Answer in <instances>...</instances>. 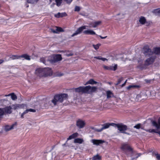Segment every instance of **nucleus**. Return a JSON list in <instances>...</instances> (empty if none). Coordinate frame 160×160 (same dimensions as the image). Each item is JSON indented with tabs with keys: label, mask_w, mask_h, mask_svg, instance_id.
Here are the masks:
<instances>
[{
	"label": "nucleus",
	"mask_w": 160,
	"mask_h": 160,
	"mask_svg": "<svg viewBox=\"0 0 160 160\" xmlns=\"http://www.w3.org/2000/svg\"><path fill=\"white\" fill-rule=\"evenodd\" d=\"M120 149L128 156L132 157L133 155L136 154V152L133 148L127 143H122Z\"/></svg>",
	"instance_id": "obj_1"
},
{
	"label": "nucleus",
	"mask_w": 160,
	"mask_h": 160,
	"mask_svg": "<svg viewBox=\"0 0 160 160\" xmlns=\"http://www.w3.org/2000/svg\"><path fill=\"white\" fill-rule=\"evenodd\" d=\"M68 98V95L67 94L63 93L57 95L55 96L52 102L54 105L62 102L63 101L67 100Z\"/></svg>",
	"instance_id": "obj_2"
},
{
	"label": "nucleus",
	"mask_w": 160,
	"mask_h": 160,
	"mask_svg": "<svg viewBox=\"0 0 160 160\" xmlns=\"http://www.w3.org/2000/svg\"><path fill=\"white\" fill-rule=\"evenodd\" d=\"M143 53L145 55H150L160 54V48H154V52H151L150 49L148 47H145L143 48Z\"/></svg>",
	"instance_id": "obj_3"
},
{
	"label": "nucleus",
	"mask_w": 160,
	"mask_h": 160,
	"mask_svg": "<svg viewBox=\"0 0 160 160\" xmlns=\"http://www.w3.org/2000/svg\"><path fill=\"white\" fill-rule=\"evenodd\" d=\"M49 61L51 63H54L61 61L62 59L61 55L60 54H53L51 56Z\"/></svg>",
	"instance_id": "obj_4"
},
{
	"label": "nucleus",
	"mask_w": 160,
	"mask_h": 160,
	"mask_svg": "<svg viewBox=\"0 0 160 160\" xmlns=\"http://www.w3.org/2000/svg\"><path fill=\"white\" fill-rule=\"evenodd\" d=\"M44 68H38L35 71V75L40 78L44 77Z\"/></svg>",
	"instance_id": "obj_5"
},
{
	"label": "nucleus",
	"mask_w": 160,
	"mask_h": 160,
	"mask_svg": "<svg viewBox=\"0 0 160 160\" xmlns=\"http://www.w3.org/2000/svg\"><path fill=\"white\" fill-rule=\"evenodd\" d=\"M85 124V121L80 119H78L76 122L77 126L80 129L83 128Z\"/></svg>",
	"instance_id": "obj_6"
},
{
	"label": "nucleus",
	"mask_w": 160,
	"mask_h": 160,
	"mask_svg": "<svg viewBox=\"0 0 160 160\" xmlns=\"http://www.w3.org/2000/svg\"><path fill=\"white\" fill-rule=\"evenodd\" d=\"M52 69L49 68H44V77L51 76L52 75Z\"/></svg>",
	"instance_id": "obj_7"
},
{
	"label": "nucleus",
	"mask_w": 160,
	"mask_h": 160,
	"mask_svg": "<svg viewBox=\"0 0 160 160\" xmlns=\"http://www.w3.org/2000/svg\"><path fill=\"white\" fill-rule=\"evenodd\" d=\"M86 93H90L95 92L97 88L95 87H91L89 85L85 87Z\"/></svg>",
	"instance_id": "obj_8"
},
{
	"label": "nucleus",
	"mask_w": 160,
	"mask_h": 160,
	"mask_svg": "<svg viewBox=\"0 0 160 160\" xmlns=\"http://www.w3.org/2000/svg\"><path fill=\"white\" fill-rule=\"evenodd\" d=\"M86 26H82L78 28L75 32L73 33L72 35V37H73L81 33L82 31L86 28Z\"/></svg>",
	"instance_id": "obj_9"
},
{
	"label": "nucleus",
	"mask_w": 160,
	"mask_h": 160,
	"mask_svg": "<svg viewBox=\"0 0 160 160\" xmlns=\"http://www.w3.org/2000/svg\"><path fill=\"white\" fill-rule=\"evenodd\" d=\"M118 129L122 133H124V132L127 129L126 126L122 124H116Z\"/></svg>",
	"instance_id": "obj_10"
},
{
	"label": "nucleus",
	"mask_w": 160,
	"mask_h": 160,
	"mask_svg": "<svg viewBox=\"0 0 160 160\" xmlns=\"http://www.w3.org/2000/svg\"><path fill=\"white\" fill-rule=\"evenodd\" d=\"M91 142L94 145L98 146L105 142V141L102 140L92 139L91 140Z\"/></svg>",
	"instance_id": "obj_11"
},
{
	"label": "nucleus",
	"mask_w": 160,
	"mask_h": 160,
	"mask_svg": "<svg viewBox=\"0 0 160 160\" xmlns=\"http://www.w3.org/2000/svg\"><path fill=\"white\" fill-rule=\"evenodd\" d=\"M155 59V57H154L147 59L145 61V65H148L152 64L154 62Z\"/></svg>",
	"instance_id": "obj_12"
},
{
	"label": "nucleus",
	"mask_w": 160,
	"mask_h": 160,
	"mask_svg": "<svg viewBox=\"0 0 160 160\" xmlns=\"http://www.w3.org/2000/svg\"><path fill=\"white\" fill-rule=\"evenodd\" d=\"M11 107L12 109L15 110L20 108H23L24 107H26V106L25 104H16L12 105Z\"/></svg>",
	"instance_id": "obj_13"
},
{
	"label": "nucleus",
	"mask_w": 160,
	"mask_h": 160,
	"mask_svg": "<svg viewBox=\"0 0 160 160\" xmlns=\"http://www.w3.org/2000/svg\"><path fill=\"white\" fill-rule=\"evenodd\" d=\"M17 125V123L15 122L11 125H6L5 127V130L6 131L12 129Z\"/></svg>",
	"instance_id": "obj_14"
},
{
	"label": "nucleus",
	"mask_w": 160,
	"mask_h": 160,
	"mask_svg": "<svg viewBox=\"0 0 160 160\" xmlns=\"http://www.w3.org/2000/svg\"><path fill=\"white\" fill-rule=\"evenodd\" d=\"M101 22L100 21L92 22L89 24V27L90 28H95L99 25L101 23Z\"/></svg>",
	"instance_id": "obj_15"
},
{
	"label": "nucleus",
	"mask_w": 160,
	"mask_h": 160,
	"mask_svg": "<svg viewBox=\"0 0 160 160\" xmlns=\"http://www.w3.org/2000/svg\"><path fill=\"white\" fill-rule=\"evenodd\" d=\"M76 92L86 93L85 87H80L75 89Z\"/></svg>",
	"instance_id": "obj_16"
},
{
	"label": "nucleus",
	"mask_w": 160,
	"mask_h": 160,
	"mask_svg": "<svg viewBox=\"0 0 160 160\" xmlns=\"http://www.w3.org/2000/svg\"><path fill=\"white\" fill-rule=\"evenodd\" d=\"M152 122L153 125L155 127L157 130L160 128V118L158 119V123L154 121H152Z\"/></svg>",
	"instance_id": "obj_17"
},
{
	"label": "nucleus",
	"mask_w": 160,
	"mask_h": 160,
	"mask_svg": "<svg viewBox=\"0 0 160 160\" xmlns=\"http://www.w3.org/2000/svg\"><path fill=\"white\" fill-rule=\"evenodd\" d=\"M83 32L84 34L86 35H95L96 34V32L92 29H88L85 30Z\"/></svg>",
	"instance_id": "obj_18"
},
{
	"label": "nucleus",
	"mask_w": 160,
	"mask_h": 160,
	"mask_svg": "<svg viewBox=\"0 0 160 160\" xmlns=\"http://www.w3.org/2000/svg\"><path fill=\"white\" fill-rule=\"evenodd\" d=\"M3 109L4 111V113H10L12 112V109L11 106L6 107Z\"/></svg>",
	"instance_id": "obj_19"
},
{
	"label": "nucleus",
	"mask_w": 160,
	"mask_h": 160,
	"mask_svg": "<svg viewBox=\"0 0 160 160\" xmlns=\"http://www.w3.org/2000/svg\"><path fill=\"white\" fill-rule=\"evenodd\" d=\"M67 16V14L66 12L60 13L58 12L57 14H55L54 16L57 18H59L60 17H63L66 16Z\"/></svg>",
	"instance_id": "obj_20"
},
{
	"label": "nucleus",
	"mask_w": 160,
	"mask_h": 160,
	"mask_svg": "<svg viewBox=\"0 0 160 160\" xmlns=\"http://www.w3.org/2000/svg\"><path fill=\"white\" fill-rule=\"evenodd\" d=\"M139 22L141 24L143 25L146 22V19L144 17L141 16L139 18Z\"/></svg>",
	"instance_id": "obj_21"
},
{
	"label": "nucleus",
	"mask_w": 160,
	"mask_h": 160,
	"mask_svg": "<svg viewBox=\"0 0 160 160\" xmlns=\"http://www.w3.org/2000/svg\"><path fill=\"white\" fill-rule=\"evenodd\" d=\"M107 98H109L114 96L112 92L111 91L108 90L106 92Z\"/></svg>",
	"instance_id": "obj_22"
},
{
	"label": "nucleus",
	"mask_w": 160,
	"mask_h": 160,
	"mask_svg": "<svg viewBox=\"0 0 160 160\" xmlns=\"http://www.w3.org/2000/svg\"><path fill=\"white\" fill-rule=\"evenodd\" d=\"M78 133H74L69 136V137L67 138V141L78 137Z\"/></svg>",
	"instance_id": "obj_23"
},
{
	"label": "nucleus",
	"mask_w": 160,
	"mask_h": 160,
	"mask_svg": "<svg viewBox=\"0 0 160 160\" xmlns=\"http://www.w3.org/2000/svg\"><path fill=\"white\" fill-rule=\"evenodd\" d=\"M98 83L97 82L95 81L93 79H90L87 82L85 85H87L88 84L93 85L94 84H96Z\"/></svg>",
	"instance_id": "obj_24"
},
{
	"label": "nucleus",
	"mask_w": 160,
	"mask_h": 160,
	"mask_svg": "<svg viewBox=\"0 0 160 160\" xmlns=\"http://www.w3.org/2000/svg\"><path fill=\"white\" fill-rule=\"evenodd\" d=\"M50 59H48V57L42 58L40 59V61L44 64H46L47 62L48 61H49V60Z\"/></svg>",
	"instance_id": "obj_25"
},
{
	"label": "nucleus",
	"mask_w": 160,
	"mask_h": 160,
	"mask_svg": "<svg viewBox=\"0 0 160 160\" xmlns=\"http://www.w3.org/2000/svg\"><path fill=\"white\" fill-rule=\"evenodd\" d=\"M110 125H111L109 123H106V124H104V125H103V127L101 129L98 130V132H101L103 129L108 128L109 127V126Z\"/></svg>",
	"instance_id": "obj_26"
},
{
	"label": "nucleus",
	"mask_w": 160,
	"mask_h": 160,
	"mask_svg": "<svg viewBox=\"0 0 160 160\" xmlns=\"http://www.w3.org/2000/svg\"><path fill=\"white\" fill-rule=\"evenodd\" d=\"M20 58H24L25 59L28 60H30L31 59L30 56L27 54L22 55L20 56Z\"/></svg>",
	"instance_id": "obj_27"
},
{
	"label": "nucleus",
	"mask_w": 160,
	"mask_h": 160,
	"mask_svg": "<svg viewBox=\"0 0 160 160\" xmlns=\"http://www.w3.org/2000/svg\"><path fill=\"white\" fill-rule=\"evenodd\" d=\"M83 140L82 138H76L74 140V142L75 143H78L81 144L83 142Z\"/></svg>",
	"instance_id": "obj_28"
},
{
	"label": "nucleus",
	"mask_w": 160,
	"mask_h": 160,
	"mask_svg": "<svg viewBox=\"0 0 160 160\" xmlns=\"http://www.w3.org/2000/svg\"><path fill=\"white\" fill-rule=\"evenodd\" d=\"M10 58L12 60L19 59L20 58V56L12 55L10 57Z\"/></svg>",
	"instance_id": "obj_29"
},
{
	"label": "nucleus",
	"mask_w": 160,
	"mask_h": 160,
	"mask_svg": "<svg viewBox=\"0 0 160 160\" xmlns=\"http://www.w3.org/2000/svg\"><path fill=\"white\" fill-rule=\"evenodd\" d=\"M153 12L156 15L160 16V8L154 9L153 11Z\"/></svg>",
	"instance_id": "obj_30"
},
{
	"label": "nucleus",
	"mask_w": 160,
	"mask_h": 160,
	"mask_svg": "<svg viewBox=\"0 0 160 160\" xmlns=\"http://www.w3.org/2000/svg\"><path fill=\"white\" fill-rule=\"evenodd\" d=\"M139 87L138 85H130L128 87H127L126 88L127 90H129L132 88H138Z\"/></svg>",
	"instance_id": "obj_31"
},
{
	"label": "nucleus",
	"mask_w": 160,
	"mask_h": 160,
	"mask_svg": "<svg viewBox=\"0 0 160 160\" xmlns=\"http://www.w3.org/2000/svg\"><path fill=\"white\" fill-rule=\"evenodd\" d=\"M146 131L149 132H155L158 133V131L157 130H155L154 129H149L147 130Z\"/></svg>",
	"instance_id": "obj_32"
},
{
	"label": "nucleus",
	"mask_w": 160,
	"mask_h": 160,
	"mask_svg": "<svg viewBox=\"0 0 160 160\" xmlns=\"http://www.w3.org/2000/svg\"><path fill=\"white\" fill-rule=\"evenodd\" d=\"M101 158V157L98 155H97L94 156L92 157V159L93 160H100Z\"/></svg>",
	"instance_id": "obj_33"
},
{
	"label": "nucleus",
	"mask_w": 160,
	"mask_h": 160,
	"mask_svg": "<svg viewBox=\"0 0 160 160\" xmlns=\"http://www.w3.org/2000/svg\"><path fill=\"white\" fill-rule=\"evenodd\" d=\"M10 96H11V98L13 100H15L17 99V97L16 95L14 93H11Z\"/></svg>",
	"instance_id": "obj_34"
},
{
	"label": "nucleus",
	"mask_w": 160,
	"mask_h": 160,
	"mask_svg": "<svg viewBox=\"0 0 160 160\" xmlns=\"http://www.w3.org/2000/svg\"><path fill=\"white\" fill-rule=\"evenodd\" d=\"M62 1V0H55L56 5L58 6H59L61 5Z\"/></svg>",
	"instance_id": "obj_35"
},
{
	"label": "nucleus",
	"mask_w": 160,
	"mask_h": 160,
	"mask_svg": "<svg viewBox=\"0 0 160 160\" xmlns=\"http://www.w3.org/2000/svg\"><path fill=\"white\" fill-rule=\"evenodd\" d=\"M56 31H57V33H58L60 32H62L63 31V29L60 28L58 27H56Z\"/></svg>",
	"instance_id": "obj_36"
},
{
	"label": "nucleus",
	"mask_w": 160,
	"mask_h": 160,
	"mask_svg": "<svg viewBox=\"0 0 160 160\" xmlns=\"http://www.w3.org/2000/svg\"><path fill=\"white\" fill-rule=\"evenodd\" d=\"M100 45L101 44L98 43L96 45H93V46L95 50H97L99 48Z\"/></svg>",
	"instance_id": "obj_37"
},
{
	"label": "nucleus",
	"mask_w": 160,
	"mask_h": 160,
	"mask_svg": "<svg viewBox=\"0 0 160 160\" xmlns=\"http://www.w3.org/2000/svg\"><path fill=\"white\" fill-rule=\"evenodd\" d=\"M117 65H112V66L110 67V70L115 71L117 69Z\"/></svg>",
	"instance_id": "obj_38"
},
{
	"label": "nucleus",
	"mask_w": 160,
	"mask_h": 160,
	"mask_svg": "<svg viewBox=\"0 0 160 160\" xmlns=\"http://www.w3.org/2000/svg\"><path fill=\"white\" fill-rule=\"evenodd\" d=\"M38 0H27L28 3H34L37 2Z\"/></svg>",
	"instance_id": "obj_39"
},
{
	"label": "nucleus",
	"mask_w": 160,
	"mask_h": 160,
	"mask_svg": "<svg viewBox=\"0 0 160 160\" xmlns=\"http://www.w3.org/2000/svg\"><path fill=\"white\" fill-rule=\"evenodd\" d=\"M4 113V111L3 108H0V116L3 115Z\"/></svg>",
	"instance_id": "obj_40"
},
{
	"label": "nucleus",
	"mask_w": 160,
	"mask_h": 160,
	"mask_svg": "<svg viewBox=\"0 0 160 160\" xmlns=\"http://www.w3.org/2000/svg\"><path fill=\"white\" fill-rule=\"evenodd\" d=\"M141 127V124H138L134 126V128L137 129H139Z\"/></svg>",
	"instance_id": "obj_41"
},
{
	"label": "nucleus",
	"mask_w": 160,
	"mask_h": 160,
	"mask_svg": "<svg viewBox=\"0 0 160 160\" xmlns=\"http://www.w3.org/2000/svg\"><path fill=\"white\" fill-rule=\"evenodd\" d=\"M65 2L68 4H70L72 1L73 0H63Z\"/></svg>",
	"instance_id": "obj_42"
},
{
	"label": "nucleus",
	"mask_w": 160,
	"mask_h": 160,
	"mask_svg": "<svg viewBox=\"0 0 160 160\" xmlns=\"http://www.w3.org/2000/svg\"><path fill=\"white\" fill-rule=\"evenodd\" d=\"M80 10V8L78 6H76L75 8V11H79Z\"/></svg>",
	"instance_id": "obj_43"
},
{
	"label": "nucleus",
	"mask_w": 160,
	"mask_h": 160,
	"mask_svg": "<svg viewBox=\"0 0 160 160\" xmlns=\"http://www.w3.org/2000/svg\"><path fill=\"white\" fill-rule=\"evenodd\" d=\"M28 112H36V110L34 109H28Z\"/></svg>",
	"instance_id": "obj_44"
},
{
	"label": "nucleus",
	"mask_w": 160,
	"mask_h": 160,
	"mask_svg": "<svg viewBox=\"0 0 160 160\" xmlns=\"http://www.w3.org/2000/svg\"><path fill=\"white\" fill-rule=\"evenodd\" d=\"M142 155L141 153H138L136 154V156L135 157V158H137L139 157L140 156Z\"/></svg>",
	"instance_id": "obj_45"
},
{
	"label": "nucleus",
	"mask_w": 160,
	"mask_h": 160,
	"mask_svg": "<svg viewBox=\"0 0 160 160\" xmlns=\"http://www.w3.org/2000/svg\"><path fill=\"white\" fill-rule=\"evenodd\" d=\"M156 158L158 159H160V155L158 154H156Z\"/></svg>",
	"instance_id": "obj_46"
},
{
	"label": "nucleus",
	"mask_w": 160,
	"mask_h": 160,
	"mask_svg": "<svg viewBox=\"0 0 160 160\" xmlns=\"http://www.w3.org/2000/svg\"><path fill=\"white\" fill-rule=\"evenodd\" d=\"M104 68L106 69H107V70H110V67H108V66H104L103 67Z\"/></svg>",
	"instance_id": "obj_47"
},
{
	"label": "nucleus",
	"mask_w": 160,
	"mask_h": 160,
	"mask_svg": "<svg viewBox=\"0 0 160 160\" xmlns=\"http://www.w3.org/2000/svg\"><path fill=\"white\" fill-rule=\"evenodd\" d=\"M51 31L54 33H57V31H56V30H54L52 29H51Z\"/></svg>",
	"instance_id": "obj_48"
},
{
	"label": "nucleus",
	"mask_w": 160,
	"mask_h": 160,
	"mask_svg": "<svg viewBox=\"0 0 160 160\" xmlns=\"http://www.w3.org/2000/svg\"><path fill=\"white\" fill-rule=\"evenodd\" d=\"M122 80V79H119L118 80V83H117V84H116L117 85H118V84H120L121 83Z\"/></svg>",
	"instance_id": "obj_49"
},
{
	"label": "nucleus",
	"mask_w": 160,
	"mask_h": 160,
	"mask_svg": "<svg viewBox=\"0 0 160 160\" xmlns=\"http://www.w3.org/2000/svg\"><path fill=\"white\" fill-rule=\"evenodd\" d=\"M28 109L26 110H25L23 113V114H24L28 113Z\"/></svg>",
	"instance_id": "obj_50"
},
{
	"label": "nucleus",
	"mask_w": 160,
	"mask_h": 160,
	"mask_svg": "<svg viewBox=\"0 0 160 160\" xmlns=\"http://www.w3.org/2000/svg\"><path fill=\"white\" fill-rule=\"evenodd\" d=\"M101 60H102V61H105L106 60H107V59L105 58H101Z\"/></svg>",
	"instance_id": "obj_51"
},
{
	"label": "nucleus",
	"mask_w": 160,
	"mask_h": 160,
	"mask_svg": "<svg viewBox=\"0 0 160 160\" xmlns=\"http://www.w3.org/2000/svg\"><path fill=\"white\" fill-rule=\"evenodd\" d=\"M127 80H126L125 81V82H124V83H123L122 84V87L124 86L125 85V84L126 83V82H127Z\"/></svg>",
	"instance_id": "obj_52"
},
{
	"label": "nucleus",
	"mask_w": 160,
	"mask_h": 160,
	"mask_svg": "<svg viewBox=\"0 0 160 160\" xmlns=\"http://www.w3.org/2000/svg\"><path fill=\"white\" fill-rule=\"evenodd\" d=\"M94 58H96L98 59L101 60V58L100 57H94Z\"/></svg>",
	"instance_id": "obj_53"
},
{
	"label": "nucleus",
	"mask_w": 160,
	"mask_h": 160,
	"mask_svg": "<svg viewBox=\"0 0 160 160\" xmlns=\"http://www.w3.org/2000/svg\"><path fill=\"white\" fill-rule=\"evenodd\" d=\"M99 37L102 39H105V38H107V36H105V37H102L101 36H99Z\"/></svg>",
	"instance_id": "obj_54"
},
{
	"label": "nucleus",
	"mask_w": 160,
	"mask_h": 160,
	"mask_svg": "<svg viewBox=\"0 0 160 160\" xmlns=\"http://www.w3.org/2000/svg\"><path fill=\"white\" fill-rule=\"evenodd\" d=\"M24 114H23V113H22V114L21 115V118H23V117H23V116H24Z\"/></svg>",
	"instance_id": "obj_55"
},
{
	"label": "nucleus",
	"mask_w": 160,
	"mask_h": 160,
	"mask_svg": "<svg viewBox=\"0 0 160 160\" xmlns=\"http://www.w3.org/2000/svg\"><path fill=\"white\" fill-rule=\"evenodd\" d=\"M3 60L2 59H0V64H1L3 62Z\"/></svg>",
	"instance_id": "obj_56"
},
{
	"label": "nucleus",
	"mask_w": 160,
	"mask_h": 160,
	"mask_svg": "<svg viewBox=\"0 0 160 160\" xmlns=\"http://www.w3.org/2000/svg\"><path fill=\"white\" fill-rule=\"evenodd\" d=\"M72 54H66V55L67 56H72Z\"/></svg>",
	"instance_id": "obj_57"
},
{
	"label": "nucleus",
	"mask_w": 160,
	"mask_h": 160,
	"mask_svg": "<svg viewBox=\"0 0 160 160\" xmlns=\"http://www.w3.org/2000/svg\"><path fill=\"white\" fill-rule=\"evenodd\" d=\"M11 94H8V95H5V97H8V96H10V95H11Z\"/></svg>",
	"instance_id": "obj_58"
},
{
	"label": "nucleus",
	"mask_w": 160,
	"mask_h": 160,
	"mask_svg": "<svg viewBox=\"0 0 160 160\" xmlns=\"http://www.w3.org/2000/svg\"><path fill=\"white\" fill-rule=\"evenodd\" d=\"M138 63L139 64H141L142 63V61H138Z\"/></svg>",
	"instance_id": "obj_59"
},
{
	"label": "nucleus",
	"mask_w": 160,
	"mask_h": 160,
	"mask_svg": "<svg viewBox=\"0 0 160 160\" xmlns=\"http://www.w3.org/2000/svg\"><path fill=\"white\" fill-rule=\"evenodd\" d=\"M140 95H137L136 98H140Z\"/></svg>",
	"instance_id": "obj_60"
},
{
	"label": "nucleus",
	"mask_w": 160,
	"mask_h": 160,
	"mask_svg": "<svg viewBox=\"0 0 160 160\" xmlns=\"http://www.w3.org/2000/svg\"><path fill=\"white\" fill-rule=\"evenodd\" d=\"M50 0V2H52V0Z\"/></svg>",
	"instance_id": "obj_61"
},
{
	"label": "nucleus",
	"mask_w": 160,
	"mask_h": 160,
	"mask_svg": "<svg viewBox=\"0 0 160 160\" xmlns=\"http://www.w3.org/2000/svg\"><path fill=\"white\" fill-rule=\"evenodd\" d=\"M65 145V144H63V146H64V145Z\"/></svg>",
	"instance_id": "obj_62"
},
{
	"label": "nucleus",
	"mask_w": 160,
	"mask_h": 160,
	"mask_svg": "<svg viewBox=\"0 0 160 160\" xmlns=\"http://www.w3.org/2000/svg\"><path fill=\"white\" fill-rule=\"evenodd\" d=\"M139 68H141V66H139Z\"/></svg>",
	"instance_id": "obj_63"
}]
</instances>
